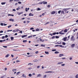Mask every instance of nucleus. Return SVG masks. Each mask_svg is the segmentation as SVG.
<instances>
[{
  "instance_id": "nucleus-18",
  "label": "nucleus",
  "mask_w": 78,
  "mask_h": 78,
  "mask_svg": "<svg viewBox=\"0 0 78 78\" xmlns=\"http://www.w3.org/2000/svg\"><path fill=\"white\" fill-rule=\"evenodd\" d=\"M37 61H38V60L37 59H35V60H34V62H37Z\"/></svg>"
},
{
  "instance_id": "nucleus-16",
  "label": "nucleus",
  "mask_w": 78,
  "mask_h": 78,
  "mask_svg": "<svg viewBox=\"0 0 78 78\" xmlns=\"http://www.w3.org/2000/svg\"><path fill=\"white\" fill-rule=\"evenodd\" d=\"M64 56V55H63V54H60L59 55V56L60 57H61V56Z\"/></svg>"
},
{
  "instance_id": "nucleus-7",
  "label": "nucleus",
  "mask_w": 78,
  "mask_h": 78,
  "mask_svg": "<svg viewBox=\"0 0 78 78\" xmlns=\"http://www.w3.org/2000/svg\"><path fill=\"white\" fill-rule=\"evenodd\" d=\"M44 2H45V1H43V2H40L38 3V4H40V5H41L42 4L44 3Z\"/></svg>"
},
{
  "instance_id": "nucleus-15",
  "label": "nucleus",
  "mask_w": 78,
  "mask_h": 78,
  "mask_svg": "<svg viewBox=\"0 0 78 78\" xmlns=\"http://www.w3.org/2000/svg\"><path fill=\"white\" fill-rule=\"evenodd\" d=\"M63 63V62H59L58 63V64H62Z\"/></svg>"
},
{
  "instance_id": "nucleus-58",
  "label": "nucleus",
  "mask_w": 78,
  "mask_h": 78,
  "mask_svg": "<svg viewBox=\"0 0 78 78\" xmlns=\"http://www.w3.org/2000/svg\"><path fill=\"white\" fill-rule=\"evenodd\" d=\"M16 62H20V61L19 60H17Z\"/></svg>"
},
{
  "instance_id": "nucleus-5",
  "label": "nucleus",
  "mask_w": 78,
  "mask_h": 78,
  "mask_svg": "<svg viewBox=\"0 0 78 78\" xmlns=\"http://www.w3.org/2000/svg\"><path fill=\"white\" fill-rule=\"evenodd\" d=\"M49 72H50V73H55V72H53V71H48V72H46L45 73H49Z\"/></svg>"
},
{
  "instance_id": "nucleus-27",
  "label": "nucleus",
  "mask_w": 78,
  "mask_h": 78,
  "mask_svg": "<svg viewBox=\"0 0 78 78\" xmlns=\"http://www.w3.org/2000/svg\"><path fill=\"white\" fill-rule=\"evenodd\" d=\"M23 43H25V42H27V40H23Z\"/></svg>"
},
{
  "instance_id": "nucleus-47",
  "label": "nucleus",
  "mask_w": 78,
  "mask_h": 78,
  "mask_svg": "<svg viewBox=\"0 0 78 78\" xmlns=\"http://www.w3.org/2000/svg\"><path fill=\"white\" fill-rule=\"evenodd\" d=\"M11 25H10V26H9L8 27V28H10V27H11Z\"/></svg>"
},
{
  "instance_id": "nucleus-29",
  "label": "nucleus",
  "mask_w": 78,
  "mask_h": 78,
  "mask_svg": "<svg viewBox=\"0 0 78 78\" xmlns=\"http://www.w3.org/2000/svg\"><path fill=\"white\" fill-rule=\"evenodd\" d=\"M9 56V54H7V55H6V56H5V57L6 58H8V57Z\"/></svg>"
},
{
  "instance_id": "nucleus-61",
  "label": "nucleus",
  "mask_w": 78,
  "mask_h": 78,
  "mask_svg": "<svg viewBox=\"0 0 78 78\" xmlns=\"http://www.w3.org/2000/svg\"><path fill=\"white\" fill-rule=\"evenodd\" d=\"M35 46H36V47L39 46V44H35Z\"/></svg>"
},
{
  "instance_id": "nucleus-43",
  "label": "nucleus",
  "mask_w": 78,
  "mask_h": 78,
  "mask_svg": "<svg viewBox=\"0 0 78 78\" xmlns=\"http://www.w3.org/2000/svg\"><path fill=\"white\" fill-rule=\"evenodd\" d=\"M5 38H7V37H8V35H7L5 36Z\"/></svg>"
},
{
  "instance_id": "nucleus-24",
  "label": "nucleus",
  "mask_w": 78,
  "mask_h": 78,
  "mask_svg": "<svg viewBox=\"0 0 78 78\" xmlns=\"http://www.w3.org/2000/svg\"><path fill=\"white\" fill-rule=\"evenodd\" d=\"M45 54H47L48 55V54H49V53H48V52H47L46 51H45Z\"/></svg>"
},
{
  "instance_id": "nucleus-35",
  "label": "nucleus",
  "mask_w": 78,
  "mask_h": 78,
  "mask_svg": "<svg viewBox=\"0 0 78 78\" xmlns=\"http://www.w3.org/2000/svg\"><path fill=\"white\" fill-rule=\"evenodd\" d=\"M61 10H60L58 12V14H60V13H61Z\"/></svg>"
},
{
  "instance_id": "nucleus-40",
  "label": "nucleus",
  "mask_w": 78,
  "mask_h": 78,
  "mask_svg": "<svg viewBox=\"0 0 78 78\" xmlns=\"http://www.w3.org/2000/svg\"><path fill=\"white\" fill-rule=\"evenodd\" d=\"M19 31V30L18 29L16 30V32H18V31Z\"/></svg>"
},
{
  "instance_id": "nucleus-25",
  "label": "nucleus",
  "mask_w": 78,
  "mask_h": 78,
  "mask_svg": "<svg viewBox=\"0 0 78 78\" xmlns=\"http://www.w3.org/2000/svg\"><path fill=\"white\" fill-rule=\"evenodd\" d=\"M16 70H17L16 69H13L12 70L13 72H15Z\"/></svg>"
},
{
  "instance_id": "nucleus-11",
  "label": "nucleus",
  "mask_w": 78,
  "mask_h": 78,
  "mask_svg": "<svg viewBox=\"0 0 78 78\" xmlns=\"http://www.w3.org/2000/svg\"><path fill=\"white\" fill-rule=\"evenodd\" d=\"M64 33H67V29H65L64 30Z\"/></svg>"
},
{
  "instance_id": "nucleus-60",
  "label": "nucleus",
  "mask_w": 78,
  "mask_h": 78,
  "mask_svg": "<svg viewBox=\"0 0 78 78\" xmlns=\"http://www.w3.org/2000/svg\"><path fill=\"white\" fill-rule=\"evenodd\" d=\"M0 33H3V31L2 30H1L0 31Z\"/></svg>"
},
{
  "instance_id": "nucleus-33",
  "label": "nucleus",
  "mask_w": 78,
  "mask_h": 78,
  "mask_svg": "<svg viewBox=\"0 0 78 78\" xmlns=\"http://www.w3.org/2000/svg\"><path fill=\"white\" fill-rule=\"evenodd\" d=\"M44 5L45 4H47V2H44L43 3Z\"/></svg>"
},
{
  "instance_id": "nucleus-1",
  "label": "nucleus",
  "mask_w": 78,
  "mask_h": 78,
  "mask_svg": "<svg viewBox=\"0 0 78 78\" xmlns=\"http://www.w3.org/2000/svg\"><path fill=\"white\" fill-rule=\"evenodd\" d=\"M69 9H70V8H66V9H64L63 10L64 11H68V10Z\"/></svg>"
},
{
  "instance_id": "nucleus-54",
  "label": "nucleus",
  "mask_w": 78,
  "mask_h": 78,
  "mask_svg": "<svg viewBox=\"0 0 78 78\" xmlns=\"http://www.w3.org/2000/svg\"><path fill=\"white\" fill-rule=\"evenodd\" d=\"M25 10H26V12H27L28 11V10H27V8H26Z\"/></svg>"
},
{
  "instance_id": "nucleus-9",
  "label": "nucleus",
  "mask_w": 78,
  "mask_h": 78,
  "mask_svg": "<svg viewBox=\"0 0 78 78\" xmlns=\"http://www.w3.org/2000/svg\"><path fill=\"white\" fill-rule=\"evenodd\" d=\"M67 39V37H66L64 38V39H63V41H66V40Z\"/></svg>"
},
{
  "instance_id": "nucleus-2",
  "label": "nucleus",
  "mask_w": 78,
  "mask_h": 78,
  "mask_svg": "<svg viewBox=\"0 0 78 78\" xmlns=\"http://www.w3.org/2000/svg\"><path fill=\"white\" fill-rule=\"evenodd\" d=\"M73 38H74V37L73 36H72L71 38V39L72 41L75 40V39Z\"/></svg>"
},
{
  "instance_id": "nucleus-14",
  "label": "nucleus",
  "mask_w": 78,
  "mask_h": 78,
  "mask_svg": "<svg viewBox=\"0 0 78 78\" xmlns=\"http://www.w3.org/2000/svg\"><path fill=\"white\" fill-rule=\"evenodd\" d=\"M41 74H38L37 75V77H41Z\"/></svg>"
},
{
  "instance_id": "nucleus-51",
  "label": "nucleus",
  "mask_w": 78,
  "mask_h": 78,
  "mask_svg": "<svg viewBox=\"0 0 78 78\" xmlns=\"http://www.w3.org/2000/svg\"><path fill=\"white\" fill-rule=\"evenodd\" d=\"M52 39H55V36H54L52 37Z\"/></svg>"
},
{
  "instance_id": "nucleus-49",
  "label": "nucleus",
  "mask_w": 78,
  "mask_h": 78,
  "mask_svg": "<svg viewBox=\"0 0 78 78\" xmlns=\"http://www.w3.org/2000/svg\"><path fill=\"white\" fill-rule=\"evenodd\" d=\"M48 23H49V22H48L45 23V25H47V24H48Z\"/></svg>"
},
{
  "instance_id": "nucleus-21",
  "label": "nucleus",
  "mask_w": 78,
  "mask_h": 78,
  "mask_svg": "<svg viewBox=\"0 0 78 78\" xmlns=\"http://www.w3.org/2000/svg\"><path fill=\"white\" fill-rule=\"evenodd\" d=\"M41 46L42 47H45V45L41 44Z\"/></svg>"
},
{
  "instance_id": "nucleus-55",
  "label": "nucleus",
  "mask_w": 78,
  "mask_h": 78,
  "mask_svg": "<svg viewBox=\"0 0 78 78\" xmlns=\"http://www.w3.org/2000/svg\"><path fill=\"white\" fill-rule=\"evenodd\" d=\"M18 3L19 4H21L22 3V2H19Z\"/></svg>"
},
{
  "instance_id": "nucleus-41",
  "label": "nucleus",
  "mask_w": 78,
  "mask_h": 78,
  "mask_svg": "<svg viewBox=\"0 0 78 78\" xmlns=\"http://www.w3.org/2000/svg\"><path fill=\"white\" fill-rule=\"evenodd\" d=\"M12 31V30H7V31L9 32V31Z\"/></svg>"
},
{
  "instance_id": "nucleus-22",
  "label": "nucleus",
  "mask_w": 78,
  "mask_h": 78,
  "mask_svg": "<svg viewBox=\"0 0 78 78\" xmlns=\"http://www.w3.org/2000/svg\"><path fill=\"white\" fill-rule=\"evenodd\" d=\"M59 53V52H58L57 51H56L55 52V54H58Z\"/></svg>"
},
{
  "instance_id": "nucleus-26",
  "label": "nucleus",
  "mask_w": 78,
  "mask_h": 78,
  "mask_svg": "<svg viewBox=\"0 0 78 78\" xmlns=\"http://www.w3.org/2000/svg\"><path fill=\"white\" fill-rule=\"evenodd\" d=\"M35 31H39V29L37 28L36 29Z\"/></svg>"
},
{
  "instance_id": "nucleus-64",
  "label": "nucleus",
  "mask_w": 78,
  "mask_h": 78,
  "mask_svg": "<svg viewBox=\"0 0 78 78\" xmlns=\"http://www.w3.org/2000/svg\"><path fill=\"white\" fill-rule=\"evenodd\" d=\"M0 42H3V40H0Z\"/></svg>"
},
{
  "instance_id": "nucleus-52",
  "label": "nucleus",
  "mask_w": 78,
  "mask_h": 78,
  "mask_svg": "<svg viewBox=\"0 0 78 78\" xmlns=\"http://www.w3.org/2000/svg\"><path fill=\"white\" fill-rule=\"evenodd\" d=\"M4 38H5V36H3L2 37V39H4Z\"/></svg>"
},
{
  "instance_id": "nucleus-50",
  "label": "nucleus",
  "mask_w": 78,
  "mask_h": 78,
  "mask_svg": "<svg viewBox=\"0 0 78 78\" xmlns=\"http://www.w3.org/2000/svg\"><path fill=\"white\" fill-rule=\"evenodd\" d=\"M0 25L1 26H3V23H1Z\"/></svg>"
},
{
  "instance_id": "nucleus-36",
  "label": "nucleus",
  "mask_w": 78,
  "mask_h": 78,
  "mask_svg": "<svg viewBox=\"0 0 78 78\" xmlns=\"http://www.w3.org/2000/svg\"><path fill=\"white\" fill-rule=\"evenodd\" d=\"M30 30H34V28L33 27H32L31 28H30Z\"/></svg>"
},
{
  "instance_id": "nucleus-57",
  "label": "nucleus",
  "mask_w": 78,
  "mask_h": 78,
  "mask_svg": "<svg viewBox=\"0 0 78 78\" xmlns=\"http://www.w3.org/2000/svg\"><path fill=\"white\" fill-rule=\"evenodd\" d=\"M32 69V68L31 67H30L28 68L29 70H31V69Z\"/></svg>"
},
{
  "instance_id": "nucleus-48",
  "label": "nucleus",
  "mask_w": 78,
  "mask_h": 78,
  "mask_svg": "<svg viewBox=\"0 0 78 78\" xmlns=\"http://www.w3.org/2000/svg\"><path fill=\"white\" fill-rule=\"evenodd\" d=\"M35 53L36 54H37V53H39V51H36V52H35Z\"/></svg>"
},
{
  "instance_id": "nucleus-10",
  "label": "nucleus",
  "mask_w": 78,
  "mask_h": 78,
  "mask_svg": "<svg viewBox=\"0 0 78 78\" xmlns=\"http://www.w3.org/2000/svg\"><path fill=\"white\" fill-rule=\"evenodd\" d=\"M27 36V35H25L22 36V38H23V37H26Z\"/></svg>"
},
{
  "instance_id": "nucleus-13",
  "label": "nucleus",
  "mask_w": 78,
  "mask_h": 78,
  "mask_svg": "<svg viewBox=\"0 0 78 78\" xmlns=\"http://www.w3.org/2000/svg\"><path fill=\"white\" fill-rule=\"evenodd\" d=\"M59 46L60 47H61V48H64V46H62V45H59Z\"/></svg>"
},
{
  "instance_id": "nucleus-8",
  "label": "nucleus",
  "mask_w": 78,
  "mask_h": 78,
  "mask_svg": "<svg viewBox=\"0 0 78 78\" xmlns=\"http://www.w3.org/2000/svg\"><path fill=\"white\" fill-rule=\"evenodd\" d=\"M29 16H34V15L31 13H30L29 14Z\"/></svg>"
},
{
  "instance_id": "nucleus-56",
  "label": "nucleus",
  "mask_w": 78,
  "mask_h": 78,
  "mask_svg": "<svg viewBox=\"0 0 78 78\" xmlns=\"http://www.w3.org/2000/svg\"><path fill=\"white\" fill-rule=\"evenodd\" d=\"M3 47H4V48H7V46H3Z\"/></svg>"
},
{
  "instance_id": "nucleus-39",
  "label": "nucleus",
  "mask_w": 78,
  "mask_h": 78,
  "mask_svg": "<svg viewBox=\"0 0 78 78\" xmlns=\"http://www.w3.org/2000/svg\"><path fill=\"white\" fill-rule=\"evenodd\" d=\"M32 37V35L28 37V38H30V37Z\"/></svg>"
},
{
  "instance_id": "nucleus-59",
  "label": "nucleus",
  "mask_w": 78,
  "mask_h": 78,
  "mask_svg": "<svg viewBox=\"0 0 78 78\" xmlns=\"http://www.w3.org/2000/svg\"><path fill=\"white\" fill-rule=\"evenodd\" d=\"M61 66H65V64H62L61 65Z\"/></svg>"
},
{
  "instance_id": "nucleus-45",
  "label": "nucleus",
  "mask_w": 78,
  "mask_h": 78,
  "mask_svg": "<svg viewBox=\"0 0 78 78\" xmlns=\"http://www.w3.org/2000/svg\"><path fill=\"white\" fill-rule=\"evenodd\" d=\"M47 77V75H45L44 76V78H45Z\"/></svg>"
},
{
  "instance_id": "nucleus-62",
  "label": "nucleus",
  "mask_w": 78,
  "mask_h": 78,
  "mask_svg": "<svg viewBox=\"0 0 78 78\" xmlns=\"http://www.w3.org/2000/svg\"><path fill=\"white\" fill-rule=\"evenodd\" d=\"M20 33H21V34H22V30L20 31Z\"/></svg>"
},
{
  "instance_id": "nucleus-19",
  "label": "nucleus",
  "mask_w": 78,
  "mask_h": 78,
  "mask_svg": "<svg viewBox=\"0 0 78 78\" xmlns=\"http://www.w3.org/2000/svg\"><path fill=\"white\" fill-rule=\"evenodd\" d=\"M5 4H6V2H2L1 3V5H5Z\"/></svg>"
},
{
  "instance_id": "nucleus-53",
  "label": "nucleus",
  "mask_w": 78,
  "mask_h": 78,
  "mask_svg": "<svg viewBox=\"0 0 78 78\" xmlns=\"http://www.w3.org/2000/svg\"><path fill=\"white\" fill-rule=\"evenodd\" d=\"M22 76L23 77H24L25 76V74H23L22 75Z\"/></svg>"
},
{
  "instance_id": "nucleus-31",
  "label": "nucleus",
  "mask_w": 78,
  "mask_h": 78,
  "mask_svg": "<svg viewBox=\"0 0 78 78\" xmlns=\"http://www.w3.org/2000/svg\"><path fill=\"white\" fill-rule=\"evenodd\" d=\"M59 37L58 36H55V38L56 39H58Z\"/></svg>"
},
{
  "instance_id": "nucleus-37",
  "label": "nucleus",
  "mask_w": 78,
  "mask_h": 78,
  "mask_svg": "<svg viewBox=\"0 0 78 78\" xmlns=\"http://www.w3.org/2000/svg\"><path fill=\"white\" fill-rule=\"evenodd\" d=\"M57 44H61V42L60 43H59V42H58L56 43Z\"/></svg>"
},
{
  "instance_id": "nucleus-42",
  "label": "nucleus",
  "mask_w": 78,
  "mask_h": 78,
  "mask_svg": "<svg viewBox=\"0 0 78 78\" xmlns=\"http://www.w3.org/2000/svg\"><path fill=\"white\" fill-rule=\"evenodd\" d=\"M37 10V11H40V10H41V9H40V8H38Z\"/></svg>"
},
{
  "instance_id": "nucleus-30",
  "label": "nucleus",
  "mask_w": 78,
  "mask_h": 78,
  "mask_svg": "<svg viewBox=\"0 0 78 78\" xmlns=\"http://www.w3.org/2000/svg\"><path fill=\"white\" fill-rule=\"evenodd\" d=\"M56 34V33L54 32L52 34V35H55Z\"/></svg>"
},
{
  "instance_id": "nucleus-17",
  "label": "nucleus",
  "mask_w": 78,
  "mask_h": 78,
  "mask_svg": "<svg viewBox=\"0 0 78 78\" xmlns=\"http://www.w3.org/2000/svg\"><path fill=\"white\" fill-rule=\"evenodd\" d=\"M31 65H33V64H32L31 63H29L28 64V65L30 66H31Z\"/></svg>"
},
{
  "instance_id": "nucleus-20",
  "label": "nucleus",
  "mask_w": 78,
  "mask_h": 78,
  "mask_svg": "<svg viewBox=\"0 0 78 78\" xmlns=\"http://www.w3.org/2000/svg\"><path fill=\"white\" fill-rule=\"evenodd\" d=\"M11 39V40L12 41H13V40H14V37H10Z\"/></svg>"
},
{
  "instance_id": "nucleus-28",
  "label": "nucleus",
  "mask_w": 78,
  "mask_h": 78,
  "mask_svg": "<svg viewBox=\"0 0 78 78\" xmlns=\"http://www.w3.org/2000/svg\"><path fill=\"white\" fill-rule=\"evenodd\" d=\"M19 73H20V72H18L16 74L17 75H19Z\"/></svg>"
},
{
  "instance_id": "nucleus-23",
  "label": "nucleus",
  "mask_w": 78,
  "mask_h": 78,
  "mask_svg": "<svg viewBox=\"0 0 78 78\" xmlns=\"http://www.w3.org/2000/svg\"><path fill=\"white\" fill-rule=\"evenodd\" d=\"M62 45H66V43L64 42H62Z\"/></svg>"
},
{
  "instance_id": "nucleus-63",
  "label": "nucleus",
  "mask_w": 78,
  "mask_h": 78,
  "mask_svg": "<svg viewBox=\"0 0 78 78\" xmlns=\"http://www.w3.org/2000/svg\"><path fill=\"white\" fill-rule=\"evenodd\" d=\"M5 70H7V68H5Z\"/></svg>"
},
{
  "instance_id": "nucleus-12",
  "label": "nucleus",
  "mask_w": 78,
  "mask_h": 78,
  "mask_svg": "<svg viewBox=\"0 0 78 78\" xmlns=\"http://www.w3.org/2000/svg\"><path fill=\"white\" fill-rule=\"evenodd\" d=\"M71 47L72 48H73V47H75V44H73L71 45Z\"/></svg>"
},
{
  "instance_id": "nucleus-32",
  "label": "nucleus",
  "mask_w": 78,
  "mask_h": 78,
  "mask_svg": "<svg viewBox=\"0 0 78 78\" xmlns=\"http://www.w3.org/2000/svg\"><path fill=\"white\" fill-rule=\"evenodd\" d=\"M12 32H13V33H15V32H16V30H15L12 31Z\"/></svg>"
},
{
  "instance_id": "nucleus-44",
  "label": "nucleus",
  "mask_w": 78,
  "mask_h": 78,
  "mask_svg": "<svg viewBox=\"0 0 78 78\" xmlns=\"http://www.w3.org/2000/svg\"><path fill=\"white\" fill-rule=\"evenodd\" d=\"M76 78H78V74H77L76 76Z\"/></svg>"
},
{
  "instance_id": "nucleus-3",
  "label": "nucleus",
  "mask_w": 78,
  "mask_h": 78,
  "mask_svg": "<svg viewBox=\"0 0 78 78\" xmlns=\"http://www.w3.org/2000/svg\"><path fill=\"white\" fill-rule=\"evenodd\" d=\"M9 21H12V22H14V20L13 19H12V18H11L10 19H9Z\"/></svg>"
},
{
  "instance_id": "nucleus-38",
  "label": "nucleus",
  "mask_w": 78,
  "mask_h": 78,
  "mask_svg": "<svg viewBox=\"0 0 78 78\" xmlns=\"http://www.w3.org/2000/svg\"><path fill=\"white\" fill-rule=\"evenodd\" d=\"M52 51H56V49H52Z\"/></svg>"
},
{
  "instance_id": "nucleus-4",
  "label": "nucleus",
  "mask_w": 78,
  "mask_h": 78,
  "mask_svg": "<svg viewBox=\"0 0 78 78\" xmlns=\"http://www.w3.org/2000/svg\"><path fill=\"white\" fill-rule=\"evenodd\" d=\"M17 14H18V15L19 16H20V14H23V12H20V13L18 12H17Z\"/></svg>"
},
{
  "instance_id": "nucleus-34",
  "label": "nucleus",
  "mask_w": 78,
  "mask_h": 78,
  "mask_svg": "<svg viewBox=\"0 0 78 78\" xmlns=\"http://www.w3.org/2000/svg\"><path fill=\"white\" fill-rule=\"evenodd\" d=\"M63 13H64V11H62L61 12V14H63Z\"/></svg>"
},
{
  "instance_id": "nucleus-6",
  "label": "nucleus",
  "mask_w": 78,
  "mask_h": 78,
  "mask_svg": "<svg viewBox=\"0 0 78 78\" xmlns=\"http://www.w3.org/2000/svg\"><path fill=\"white\" fill-rule=\"evenodd\" d=\"M51 14H55L56 13V11H53L51 12Z\"/></svg>"
},
{
  "instance_id": "nucleus-46",
  "label": "nucleus",
  "mask_w": 78,
  "mask_h": 78,
  "mask_svg": "<svg viewBox=\"0 0 78 78\" xmlns=\"http://www.w3.org/2000/svg\"><path fill=\"white\" fill-rule=\"evenodd\" d=\"M29 76H32V75L31 74H29Z\"/></svg>"
}]
</instances>
